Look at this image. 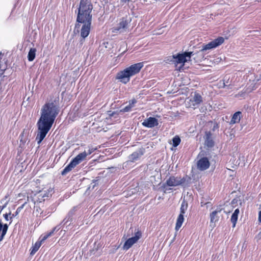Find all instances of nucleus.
Masks as SVG:
<instances>
[{
    "label": "nucleus",
    "mask_w": 261,
    "mask_h": 261,
    "mask_svg": "<svg viewBox=\"0 0 261 261\" xmlns=\"http://www.w3.org/2000/svg\"><path fill=\"white\" fill-rule=\"evenodd\" d=\"M203 205V203L201 202V206H202Z\"/></svg>",
    "instance_id": "47"
},
{
    "label": "nucleus",
    "mask_w": 261,
    "mask_h": 261,
    "mask_svg": "<svg viewBox=\"0 0 261 261\" xmlns=\"http://www.w3.org/2000/svg\"><path fill=\"white\" fill-rule=\"evenodd\" d=\"M36 49L35 48H31L28 55V59L29 61H32L36 57Z\"/></svg>",
    "instance_id": "23"
},
{
    "label": "nucleus",
    "mask_w": 261,
    "mask_h": 261,
    "mask_svg": "<svg viewBox=\"0 0 261 261\" xmlns=\"http://www.w3.org/2000/svg\"><path fill=\"white\" fill-rule=\"evenodd\" d=\"M59 112V108L56 100L46 102L42 106L41 116L37 123L38 132L36 141L38 144L42 141L51 128Z\"/></svg>",
    "instance_id": "1"
},
{
    "label": "nucleus",
    "mask_w": 261,
    "mask_h": 261,
    "mask_svg": "<svg viewBox=\"0 0 261 261\" xmlns=\"http://www.w3.org/2000/svg\"><path fill=\"white\" fill-rule=\"evenodd\" d=\"M76 227V225L74 224L73 221H69L68 223L63 224V228L61 231H64V233L69 231L70 233H72L75 230Z\"/></svg>",
    "instance_id": "16"
},
{
    "label": "nucleus",
    "mask_w": 261,
    "mask_h": 261,
    "mask_svg": "<svg viewBox=\"0 0 261 261\" xmlns=\"http://www.w3.org/2000/svg\"><path fill=\"white\" fill-rule=\"evenodd\" d=\"M110 113L109 114V116L110 117H115V118H117V117L118 116V115L120 114V113H121L120 112V110L119 111H114V112H113L112 113H111V112H109Z\"/></svg>",
    "instance_id": "34"
},
{
    "label": "nucleus",
    "mask_w": 261,
    "mask_h": 261,
    "mask_svg": "<svg viewBox=\"0 0 261 261\" xmlns=\"http://www.w3.org/2000/svg\"><path fill=\"white\" fill-rule=\"evenodd\" d=\"M2 224V223L1 221L0 220V225Z\"/></svg>",
    "instance_id": "48"
},
{
    "label": "nucleus",
    "mask_w": 261,
    "mask_h": 261,
    "mask_svg": "<svg viewBox=\"0 0 261 261\" xmlns=\"http://www.w3.org/2000/svg\"><path fill=\"white\" fill-rule=\"evenodd\" d=\"M137 100L135 99H132L129 101V106H130L132 108L134 107V105L136 103Z\"/></svg>",
    "instance_id": "36"
},
{
    "label": "nucleus",
    "mask_w": 261,
    "mask_h": 261,
    "mask_svg": "<svg viewBox=\"0 0 261 261\" xmlns=\"http://www.w3.org/2000/svg\"><path fill=\"white\" fill-rule=\"evenodd\" d=\"M203 205V203L201 202V206H202Z\"/></svg>",
    "instance_id": "46"
},
{
    "label": "nucleus",
    "mask_w": 261,
    "mask_h": 261,
    "mask_svg": "<svg viewBox=\"0 0 261 261\" xmlns=\"http://www.w3.org/2000/svg\"><path fill=\"white\" fill-rule=\"evenodd\" d=\"M238 218V215L237 214H235L233 213L232 214L231 217V222L232 223V227H234L236 226L237 220Z\"/></svg>",
    "instance_id": "29"
},
{
    "label": "nucleus",
    "mask_w": 261,
    "mask_h": 261,
    "mask_svg": "<svg viewBox=\"0 0 261 261\" xmlns=\"http://www.w3.org/2000/svg\"><path fill=\"white\" fill-rule=\"evenodd\" d=\"M130 21L131 20L130 19H128L127 17H122L120 19V21L118 25L112 29V32L117 33L125 32L128 28V24L130 22Z\"/></svg>",
    "instance_id": "9"
},
{
    "label": "nucleus",
    "mask_w": 261,
    "mask_h": 261,
    "mask_svg": "<svg viewBox=\"0 0 261 261\" xmlns=\"http://www.w3.org/2000/svg\"><path fill=\"white\" fill-rule=\"evenodd\" d=\"M240 213V210L239 208H237L234 210V212L233 213L235 214H237V215H239Z\"/></svg>",
    "instance_id": "39"
},
{
    "label": "nucleus",
    "mask_w": 261,
    "mask_h": 261,
    "mask_svg": "<svg viewBox=\"0 0 261 261\" xmlns=\"http://www.w3.org/2000/svg\"><path fill=\"white\" fill-rule=\"evenodd\" d=\"M8 229V225L7 224L3 223L0 225V242H1L5 236L6 235Z\"/></svg>",
    "instance_id": "20"
},
{
    "label": "nucleus",
    "mask_w": 261,
    "mask_h": 261,
    "mask_svg": "<svg viewBox=\"0 0 261 261\" xmlns=\"http://www.w3.org/2000/svg\"><path fill=\"white\" fill-rule=\"evenodd\" d=\"M188 208V203L185 201V200H183L181 203L180 208V214H185L186 211H187Z\"/></svg>",
    "instance_id": "27"
},
{
    "label": "nucleus",
    "mask_w": 261,
    "mask_h": 261,
    "mask_svg": "<svg viewBox=\"0 0 261 261\" xmlns=\"http://www.w3.org/2000/svg\"><path fill=\"white\" fill-rule=\"evenodd\" d=\"M186 181V178L178 176H170L167 180L166 182L163 184L161 188L163 189H165L166 186L169 187H176L179 185H182Z\"/></svg>",
    "instance_id": "8"
},
{
    "label": "nucleus",
    "mask_w": 261,
    "mask_h": 261,
    "mask_svg": "<svg viewBox=\"0 0 261 261\" xmlns=\"http://www.w3.org/2000/svg\"><path fill=\"white\" fill-rule=\"evenodd\" d=\"M24 206V204H23L22 206H19L18 207L16 211H15V212L12 214H11V216L10 217V220H11V222H10V224L11 223V222L12 221V219L13 218H14L16 216H17L18 215V214L20 213V212L21 211V210L23 208V207Z\"/></svg>",
    "instance_id": "28"
},
{
    "label": "nucleus",
    "mask_w": 261,
    "mask_h": 261,
    "mask_svg": "<svg viewBox=\"0 0 261 261\" xmlns=\"http://www.w3.org/2000/svg\"><path fill=\"white\" fill-rule=\"evenodd\" d=\"M188 107L189 108L195 109L199 107L200 105L203 102V98L201 94L197 92L192 94L189 97Z\"/></svg>",
    "instance_id": "7"
},
{
    "label": "nucleus",
    "mask_w": 261,
    "mask_h": 261,
    "mask_svg": "<svg viewBox=\"0 0 261 261\" xmlns=\"http://www.w3.org/2000/svg\"><path fill=\"white\" fill-rule=\"evenodd\" d=\"M96 150H97L96 147H94L92 146H89L87 150H85L84 152H86L87 156L88 155L91 154L92 153H93Z\"/></svg>",
    "instance_id": "30"
},
{
    "label": "nucleus",
    "mask_w": 261,
    "mask_h": 261,
    "mask_svg": "<svg viewBox=\"0 0 261 261\" xmlns=\"http://www.w3.org/2000/svg\"><path fill=\"white\" fill-rule=\"evenodd\" d=\"M77 210V206H74L68 213L65 218L61 222V224H66L69 221H73L74 216Z\"/></svg>",
    "instance_id": "12"
},
{
    "label": "nucleus",
    "mask_w": 261,
    "mask_h": 261,
    "mask_svg": "<svg viewBox=\"0 0 261 261\" xmlns=\"http://www.w3.org/2000/svg\"><path fill=\"white\" fill-rule=\"evenodd\" d=\"M93 5L90 0H80L77 8V22L92 21Z\"/></svg>",
    "instance_id": "2"
},
{
    "label": "nucleus",
    "mask_w": 261,
    "mask_h": 261,
    "mask_svg": "<svg viewBox=\"0 0 261 261\" xmlns=\"http://www.w3.org/2000/svg\"><path fill=\"white\" fill-rule=\"evenodd\" d=\"M41 244H42L41 242H40V241L36 242L32 248V249L31 252V254H35L38 250V249L40 247Z\"/></svg>",
    "instance_id": "25"
},
{
    "label": "nucleus",
    "mask_w": 261,
    "mask_h": 261,
    "mask_svg": "<svg viewBox=\"0 0 261 261\" xmlns=\"http://www.w3.org/2000/svg\"><path fill=\"white\" fill-rule=\"evenodd\" d=\"M76 166V165L74 163V162L71 160V161L69 163V164L67 165L64 169L62 171L61 174L62 175H65L69 172L72 170L73 168H74Z\"/></svg>",
    "instance_id": "21"
},
{
    "label": "nucleus",
    "mask_w": 261,
    "mask_h": 261,
    "mask_svg": "<svg viewBox=\"0 0 261 261\" xmlns=\"http://www.w3.org/2000/svg\"><path fill=\"white\" fill-rule=\"evenodd\" d=\"M258 221L261 223V211L259 212L258 214Z\"/></svg>",
    "instance_id": "40"
},
{
    "label": "nucleus",
    "mask_w": 261,
    "mask_h": 261,
    "mask_svg": "<svg viewBox=\"0 0 261 261\" xmlns=\"http://www.w3.org/2000/svg\"><path fill=\"white\" fill-rule=\"evenodd\" d=\"M86 157L87 154L86 152H83L77 155L74 158H73L72 160V161L76 166L77 165L81 163L82 161H84L86 159Z\"/></svg>",
    "instance_id": "18"
},
{
    "label": "nucleus",
    "mask_w": 261,
    "mask_h": 261,
    "mask_svg": "<svg viewBox=\"0 0 261 261\" xmlns=\"http://www.w3.org/2000/svg\"><path fill=\"white\" fill-rule=\"evenodd\" d=\"M243 117L242 112L238 111L233 114L232 118L230 120V123L233 124L235 123H239L241 120V118Z\"/></svg>",
    "instance_id": "19"
},
{
    "label": "nucleus",
    "mask_w": 261,
    "mask_h": 261,
    "mask_svg": "<svg viewBox=\"0 0 261 261\" xmlns=\"http://www.w3.org/2000/svg\"><path fill=\"white\" fill-rule=\"evenodd\" d=\"M204 144L208 148H212L214 146V141L212 138V134L211 132H205Z\"/></svg>",
    "instance_id": "17"
},
{
    "label": "nucleus",
    "mask_w": 261,
    "mask_h": 261,
    "mask_svg": "<svg viewBox=\"0 0 261 261\" xmlns=\"http://www.w3.org/2000/svg\"><path fill=\"white\" fill-rule=\"evenodd\" d=\"M63 228V224H61V222L56 226H55L51 230H50V232H53V234L55 232H57L58 230H59L61 228Z\"/></svg>",
    "instance_id": "33"
},
{
    "label": "nucleus",
    "mask_w": 261,
    "mask_h": 261,
    "mask_svg": "<svg viewBox=\"0 0 261 261\" xmlns=\"http://www.w3.org/2000/svg\"><path fill=\"white\" fill-rule=\"evenodd\" d=\"M210 163L206 157H203L199 159L197 163V167L200 171H204L208 169Z\"/></svg>",
    "instance_id": "11"
},
{
    "label": "nucleus",
    "mask_w": 261,
    "mask_h": 261,
    "mask_svg": "<svg viewBox=\"0 0 261 261\" xmlns=\"http://www.w3.org/2000/svg\"><path fill=\"white\" fill-rule=\"evenodd\" d=\"M144 153V149L140 148L136 151L134 152L129 157V161L134 162L138 160Z\"/></svg>",
    "instance_id": "15"
},
{
    "label": "nucleus",
    "mask_w": 261,
    "mask_h": 261,
    "mask_svg": "<svg viewBox=\"0 0 261 261\" xmlns=\"http://www.w3.org/2000/svg\"><path fill=\"white\" fill-rule=\"evenodd\" d=\"M2 56V53H0V76L3 74L5 70L7 68V65L6 64V63H3L2 61H1Z\"/></svg>",
    "instance_id": "24"
},
{
    "label": "nucleus",
    "mask_w": 261,
    "mask_h": 261,
    "mask_svg": "<svg viewBox=\"0 0 261 261\" xmlns=\"http://www.w3.org/2000/svg\"><path fill=\"white\" fill-rule=\"evenodd\" d=\"M122 2L126 3L128 2L129 0H121Z\"/></svg>",
    "instance_id": "43"
},
{
    "label": "nucleus",
    "mask_w": 261,
    "mask_h": 261,
    "mask_svg": "<svg viewBox=\"0 0 261 261\" xmlns=\"http://www.w3.org/2000/svg\"><path fill=\"white\" fill-rule=\"evenodd\" d=\"M53 235V232H47L46 233L44 234L42 237V238L41 239V240L40 241V242H41V243H42V242H43L44 241H45L47 238H48L49 237H50V236H51Z\"/></svg>",
    "instance_id": "31"
},
{
    "label": "nucleus",
    "mask_w": 261,
    "mask_h": 261,
    "mask_svg": "<svg viewBox=\"0 0 261 261\" xmlns=\"http://www.w3.org/2000/svg\"><path fill=\"white\" fill-rule=\"evenodd\" d=\"M224 39L222 37H219L218 38L213 40L208 43L203 45L202 48L197 51L196 54L200 55L201 58H204L203 51L211 49L222 44Z\"/></svg>",
    "instance_id": "6"
},
{
    "label": "nucleus",
    "mask_w": 261,
    "mask_h": 261,
    "mask_svg": "<svg viewBox=\"0 0 261 261\" xmlns=\"http://www.w3.org/2000/svg\"><path fill=\"white\" fill-rule=\"evenodd\" d=\"M48 197V196H47V195H46L45 194H44V195H43L42 196V197H43V198H44V197Z\"/></svg>",
    "instance_id": "44"
},
{
    "label": "nucleus",
    "mask_w": 261,
    "mask_h": 261,
    "mask_svg": "<svg viewBox=\"0 0 261 261\" xmlns=\"http://www.w3.org/2000/svg\"><path fill=\"white\" fill-rule=\"evenodd\" d=\"M222 211V208L220 207L217 208L214 211L212 212L210 215V225L212 226L213 224L215 225V223L218 221L219 219V216L218 214L220 213ZM214 226H213L214 227Z\"/></svg>",
    "instance_id": "14"
},
{
    "label": "nucleus",
    "mask_w": 261,
    "mask_h": 261,
    "mask_svg": "<svg viewBox=\"0 0 261 261\" xmlns=\"http://www.w3.org/2000/svg\"><path fill=\"white\" fill-rule=\"evenodd\" d=\"M141 232L139 231L135 232V236L127 239L123 246L124 250H128L134 244H135L141 238Z\"/></svg>",
    "instance_id": "10"
},
{
    "label": "nucleus",
    "mask_w": 261,
    "mask_h": 261,
    "mask_svg": "<svg viewBox=\"0 0 261 261\" xmlns=\"http://www.w3.org/2000/svg\"><path fill=\"white\" fill-rule=\"evenodd\" d=\"M196 55L193 51H185L182 54L178 53L176 55L169 57L167 60L174 64L176 67L178 68L180 71L184 67L185 63L191 60V57Z\"/></svg>",
    "instance_id": "4"
},
{
    "label": "nucleus",
    "mask_w": 261,
    "mask_h": 261,
    "mask_svg": "<svg viewBox=\"0 0 261 261\" xmlns=\"http://www.w3.org/2000/svg\"><path fill=\"white\" fill-rule=\"evenodd\" d=\"M9 216H11V213H9V214L6 213V214L3 215V216H4V218H5L6 221H8L9 220Z\"/></svg>",
    "instance_id": "37"
},
{
    "label": "nucleus",
    "mask_w": 261,
    "mask_h": 261,
    "mask_svg": "<svg viewBox=\"0 0 261 261\" xmlns=\"http://www.w3.org/2000/svg\"><path fill=\"white\" fill-rule=\"evenodd\" d=\"M144 66L143 62H139L130 65L129 67L119 72L117 74L116 79L120 80L124 84L127 83L130 77L138 73Z\"/></svg>",
    "instance_id": "3"
},
{
    "label": "nucleus",
    "mask_w": 261,
    "mask_h": 261,
    "mask_svg": "<svg viewBox=\"0 0 261 261\" xmlns=\"http://www.w3.org/2000/svg\"><path fill=\"white\" fill-rule=\"evenodd\" d=\"M197 53H194L193 54H195L196 55H194L191 57L196 62H198L199 61H201L202 59L203 58H200V55L196 54Z\"/></svg>",
    "instance_id": "32"
},
{
    "label": "nucleus",
    "mask_w": 261,
    "mask_h": 261,
    "mask_svg": "<svg viewBox=\"0 0 261 261\" xmlns=\"http://www.w3.org/2000/svg\"><path fill=\"white\" fill-rule=\"evenodd\" d=\"M8 198V195L5 196V197L1 200V203H3L4 204V203L6 201V200H8L7 199Z\"/></svg>",
    "instance_id": "38"
},
{
    "label": "nucleus",
    "mask_w": 261,
    "mask_h": 261,
    "mask_svg": "<svg viewBox=\"0 0 261 261\" xmlns=\"http://www.w3.org/2000/svg\"><path fill=\"white\" fill-rule=\"evenodd\" d=\"M132 108L130 106L128 105V106H126L125 107H124V108L120 110V112L121 113L129 112V111H130Z\"/></svg>",
    "instance_id": "35"
},
{
    "label": "nucleus",
    "mask_w": 261,
    "mask_h": 261,
    "mask_svg": "<svg viewBox=\"0 0 261 261\" xmlns=\"http://www.w3.org/2000/svg\"><path fill=\"white\" fill-rule=\"evenodd\" d=\"M218 127V125L217 124H215L214 125V127H213V130H214L216 128H217Z\"/></svg>",
    "instance_id": "42"
},
{
    "label": "nucleus",
    "mask_w": 261,
    "mask_h": 261,
    "mask_svg": "<svg viewBox=\"0 0 261 261\" xmlns=\"http://www.w3.org/2000/svg\"><path fill=\"white\" fill-rule=\"evenodd\" d=\"M184 221V214H179V215H178V216L177 217L176 222V225H175V228L176 230H179V229L181 227Z\"/></svg>",
    "instance_id": "22"
},
{
    "label": "nucleus",
    "mask_w": 261,
    "mask_h": 261,
    "mask_svg": "<svg viewBox=\"0 0 261 261\" xmlns=\"http://www.w3.org/2000/svg\"><path fill=\"white\" fill-rule=\"evenodd\" d=\"M181 142V139L178 136H175L172 139V146L174 147H176L179 145Z\"/></svg>",
    "instance_id": "26"
},
{
    "label": "nucleus",
    "mask_w": 261,
    "mask_h": 261,
    "mask_svg": "<svg viewBox=\"0 0 261 261\" xmlns=\"http://www.w3.org/2000/svg\"><path fill=\"white\" fill-rule=\"evenodd\" d=\"M92 21H85L84 22H77L75 26V30L77 32H80V24L83 23L81 30V36L82 39L80 41V45L82 46L84 42L85 39L89 35L91 29Z\"/></svg>",
    "instance_id": "5"
},
{
    "label": "nucleus",
    "mask_w": 261,
    "mask_h": 261,
    "mask_svg": "<svg viewBox=\"0 0 261 261\" xmlns=\"http://www.w3.org/2000/svg\"><path fill=\"white\" fill-rule=\"evenodd\" d=\"M158 120L154 117H150L147 119L145 120L143 123L142 125L144 126H145L148 128H152L155 126L158 125Z\"/></svg>",
    "instance_id": "13"
},
{
    "label": "nucleus",
    "mask_w": 261,
    "mask_h": 261,
    "mask_svg": "<svg viewBox=\"0 0 261 261\" xmlns=\"http://www.w3.org/2000/svg\"><path fill=\"white\" fill-rule=\"evenodd\" d=\"M208 204H210V202H207V203H204V204H206V205H208Z\"/></svg>",
    "instance_id": "45"
},
{
    "label": "nucleus",
    "mask_w": 261,
    "mask_h": 261,
    "mask_svg": "<svg viewBox=\"0 0 261 261\" xmlns=\"http://www.w3.org/2000/svg\"><path fill=\"white\" fill-rule=\"evenodd\" d=\"M97 180H95V181H93V183L94 184L92 186H93V188H94V187L95 186L96 184H97Z\"/></svg>",
    "instance_id": "41"
}]
</instances>
